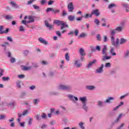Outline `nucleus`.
I'll return each mask as SVG.
<instances>
[{"label": "nucleus", "instance_id": "1", "mask_svg": "<svg viewBox=\"0 0 129 129\" xmlns=\"http://www.w3.org/2000/svg\"><path fill=\"white\" fill-rule=\"evenodd\" d=\"M54 23L56 24L57 26H60V30H63L64 28H68V24L66 22H64V21L55 20L54 21Z\"/></svg>", "mask_w": 129, "mask_h": 129}, {"label": "nucleus", "instance_id": "2", "mask_svg": "<svg viewBox=\"0 0 129 129\" xmlns=\"http://www.w3.org/2000/svg\"><path fill=\"white\" fill-rule=\"evenodd\" d=\"M103 67H105V68H110V65H101L100 67L98 68L95 71V73L96 74H101V73H103Z\"/></svg>", "mask_w": 129, "mask_h": 129}, {"label": "nucleus", "instance_id": "3", "mask_svg": "<svg viewBox=\"0 0 129 129\" xmlns=\"http://www.w3.org/2000/svg\"><path fill=\"white\" fill-rule=\"evenodd\" d=\"M58 89L60 90H66L67 91H71L72 90V86L71 85H60Z\"/></svg>", "mask_w": 129, "mask_h": 129}, {"label": "nucleus", "instance_id": "4", "mask_svg": "<svg viewBox=\"0 0 129 129\" xmlns=\"http://www.w3.org/2000/svg\"><path fill=\"white\" fill-rule=\"evenodd\" d=\"M111 43L113 46L117 47L119 45V39L117 38L115 40L114 36H111Z\"/></svg>", "mask_w": 129, "mask_h": 129}, {"label": "nucleus", "instance_id": "5", "mask_svg": "<svg viewBox=\"0 0 129 129\" xmlns=\"http://www.w3.org/2000/svg\"><path fill=\"white\" fill-rule=\"evenodd\" d=\"M27 19H29L28 23H34L35 22V16L30 15L28 17L25 16L24 17V20H27Z\"/></svg>", "mask_w": 129, "mask_h": 129}, {"label": "nucleus", "instance_id": "6", "mask_svg": "<svg viewBox=\"0 0 129 129\" xmlns=\"http://www.w3.org/2000/svg\"><path fill=\"white\" fill-rule=\"evenodd\" d=\"M68 9L69 10V12L70 13H72L73 11L74 10V6H73V3L72 2H71L69 4L68 6Z\"/></svg>", "mask_w": 129, "mask_h": 129}, {"label": "nucleus", "instance_id": "7", "mask_svg": "<svg viewBox=\"0 0 129 129\" xmlns=\"http://www.w3.org/2000/svg\"><path fill=\"white\" fill-rule=\"evenodd\" d=\"M38 40L40 43L43 44V45H48L49 44L47 40L42 37L38 38Z\"/></svg>", "mask_w": 129, "mask_h": 129}, {"label": "nucleus", "instance_id": "8", "mask_svg": "<svg viewBox=\"0 0 129 129\" xmlns=\"http://www.w3.org/2000/svg\"><path fill=\"white\" fill-rule=\"evenodd\" d=\"M115 98L114 97L109 96L107 97V99L105 101V103H111L113 101V100H114Z\"/></svg>", "mask_w": 129, "mask_h": 129}, {"label": "nucleus", "instance_id": "9", "mask_svg": "<svg viewBox=\"0 0 129 129\" xmlns=\"http://www.w3.org/2000/svg\"><path fill=\"white\" fill-rule=\"evenodd\" d=\"M21 68L23 71H27L28 70H31L32 67H26L25 66H21Z\"/></svg>", "mask_w": 129, "mask_h": 129}, {"label": "nucleus", "instance_id": "10", "mask_svg": "<svg viewBox=\"0 0 129 129\" xmlns=\"http://www.w3.org/2000/svg\"><path fill=\"white\" fill-rule=\"evenodd\" d=\"M85 87L87 90H94L96 88L95 86L93 85H87Z\"/></svg>", "mask_w": 129, "mask_h": 129}, {"label": "nucleus", "instance_id": "11", "mask_svg": "<svg viewBox=\"0 0 129 129\" xmlns=\"http://www.w3.org/2000/svg\"><path fill=\"white\" fill-rule=\"evenodd\" d=\"M92 15H95V16H96V17H98L99 15H100V13H99V11L98 9H96L94 10H93L91 13Z\"/></svg>", "mask_w": 129, "mask_h": 129}, {"label": "nucleus", "instance_id": "12", "mask_svg": "<svg viewBox=\"0 0 129 129\" xmlns=\"http://www.w3.org/2000/svg\"><path fill=\"white\" fill-rule=\"evenodd\" d=\"M127 42V40L126 39L121 38L120 39V41L119 42V45H123L125 44Z\"/></svg>", "mask_w": 129, "mask_h": 129}, {"label": "nucleus", "instance_id": "13", "mask_svg": "<svg viewBox=\"0 0 129 129\" xmlns=\"http://www.w3.org/2000/svg\"><path fill=\"white\" fill-rule=\"evenodd\" d=\"M10 5L11 6H12V7H13V8H15V9H18V8H19V6L18 5V4H17L16 2L11 1L10 2Z\"/></svg>", "mask_w": 129, "mask_h": 129}, {"label": "nucleus", "instance_id": "14", "mask_svg": "<svg viewBox=\"0 0 129 129\" xmlns=\"http://www.w3.org/2000/svg\"><path fill=\"white\" fill-rule=\"evenodd\" d=\"M68 97H69V98H70V99L71 100H76V101H78V98H77V97H75L72 95H68Z\"/></svg>", "mask_w": 129, "mask_h": 129}, {"label": "nucleus", "instance_id": "15", "mask_svg": "<svg viewBox=\"0 0 129 129\" xmlns=\"http://www.w3.org/2000/svg\"><path fill=\"white\" fill-rule=\"evenodd\" d=\"M44 23L46 27H47V28H48L49 30H51V29L53 28V26L51 24H49V22H48V21L45 20Z\"/></svg>", "mask_w": 129, "mask_h": 129}, {"label": "nucleus", "instance_id": "16", "mask_svg": "<svg viewBox=\"0 0 129 129\" xmlns=\"http://www.w3.org/2000/svg\"><path fill=\"white\" fill-rule=\"evenodd\" d=\"M111 58V56H107V55H104L102 57V61H106Z\"/></svg>", "mask_w": 129, "mask_h": 129}, {"label": "nucleus", "instance_id": "17", "mask_svg": "<svg viewBox=\"0 0 129 129\" xmlns=\"http://www.w3.org/2000/svg\"><path fill=\"white\" fill-rule=\"evenodd\" d=\"M106 51H107V47L106 45H104L103 48L102 49V54L103 55H107V53L106 52Z\"/></svg>", "mask_w": 129, "mask_h": 129}, {"label": "nucleus", "instance_id": "18", "mask_svg": "<svg viewBox=\"0 0 129 129\" xmlns=\"http://www.w3.org/2000/svg\"><path fill=\"white\" fill-rule=\"evenodd\" d=\"M80 100L82 101V103H86L87 101V98L86 97H83L80 98Z\"/></svg>", "mask_w": 129, "mask_h": 129}, {"label": "nucleus", "instance_id": "19", "mask_svg": "<svg viewBox=\"0 0 129 129\" xmlns=\"http://www.w3.org/2000/svg\"><path fill=\"white\" fill-rule=\"evenodd\" d=\"M15 118L14 117L11 118V119L9 120V122H11V124H10V126L11 127H14L15 126V123L13 121H14Z\"/></svg>", "mask_w": 129, "mask_h": 129}, {"label": "nucleus", "instance_id": "20", "mask_svg": "<svg viewBox=\"0 0 129 129\" xmlns=\"http://www.w3.org/2000/svg\"><path fill=\"white\" fill-rule=\"evenodd\" d=\"M79 52L81 56H85V51L83 49V48H81L79 49Z\"/></svg>", "mask_w": 129, "mask_h": 129}, {"label": "nucleus", "instance_id": "21", "mask_svg": "<svg viewBox=\"0 0 129 129\" xmlns=\"http://www.w3.org/2000/svg\"><path fill=\"white\" fill-rule=\"evenodd\" d=\"M74 19H75V17L72 15H70L68 16V20H70V22H73L74 21Z\"/></svg>", "mask_w": 129, "mask_h": 129}, {"label": "nucleus", "instance_id": "22", "mask_svg": "<svg viewBox=\"0 0 129 129\" xmlns=\"http://www.w3.org/2000/svg\"><path fill=\"white\" fill-rule=\"evenodd\" d=\"M114 51V48L111 47L110 53H111V55H112V56H116V53L115 52H113Z\"/></svg>", "mask_w": 129, "mask_h": 129}, {"label": "nucleus", "instance_id": "23", "mask_svg": "<svg viewBox=\"0 0 129 129\" xmlns=\"http://www.w3.org/2000/svg\"><path fill=\"white\" fill-rule=\"evenodd\" d=\"M21 81H18L16 83V87L17 88H21L22 87V86L21 85Z\"/></svg>", "mask_w": 129, "mask_h": 129}, {"label": "nucleus", "instance_id": "24", "mask_svg": "<svg viewBox=\"0 0 129 129\" xmlns=\"http://www.w3.org/2000/svg\"><path fill=\"white\" fill-rule=\"evenodd\" d=\"M115 31H117V32H122V27H117L115 28Z\"/></svg>", "mask_w": 129, "mask_h": 129}, {"label": "nucleus", "instance_id": "25", "mask_svg": "<svg viewBox=\"0 0 129 129\" xmlns=\"http://www.w3.org/2000/svg\"><path fill=\"white\" fill-rule=\"evenodd\" d=\"M79 125L81 129H85V127H84V123L83 122H80L79 123Z\"/></svg>", "mask_w": 129, "mask_h": 129}, {"label": "nucleus", "instance_id": "26", "mask_svg": "<svg viewBox=\"0 0 129 129\" xmlns=\"http://www.w3.org/2000/svg\"><path fill=\"white\" fill-rule=\"evenodd\" d=\"M85 37H87V34L85 33H82L79 36V38H85Z\"/></svg>", "mask_w": 129, "mask_h": 129}, {"label": "nucleus", "instance_id": "27", "mask_svg": "<svg viewBox=\"0 0 129 129\" xmlns=\"http://www.w3.org/2000/svg\"><path fill=\"white\" fill-rule=\"evenodd\" d=\"M65 59L68 61V62L70 61V56H69V54L68 53H66Z\"/></svg>", "mask_w": 129, "mask_h": 129}, {"label": "nucleus", "instance_id": "28", "mask_svg": "<svg viewBox=\"0 0 129 129\" xmlns=\"http://www.w3.org/2000/svg\"><path fill=\"white\" fill-rule=\"evenodd\" d=\"M115 7H116V5L114 4H111L110 5H109L108 6V9L109 10L112 9V8H115Z\"/></svg>", "mask_w": 129, "mask_h": 129}, {"label": "nucleus", "instance_id": "29", "mask_svg": "<svg viewBox=\"0 0 129 129\" xmlns=\"http://www.w3.org/2000/svg\"><path fill=\"white\" fill-rule=\"evenodd\" d=\"M83 108L84 110H85V111H87V110L88 109V107L86 105V103H85L83 104Z\"/></svg>", "mask_w": 129, "mask_h": 129}, {"label": "nucleus", "instance_id": "30", "mask_svg": "<svg viewBox=\"0 0 129 129\" xmlns=\"http://www.w3.org/2000/svg\"><path fill=\"white\" fill-rule=\"evenodd\" d=\"M41 64H42V65H49V64H50V63H49V61H48L42 60L41 61Z\"/></svg>", "mask_w": 129, "mask_h": 129}, {"label": "nucleus", "instance_id": "31", "mask_svg": "<svg viewBox=\"0 0 129 129\" xmlns=\"http://www.w3.org/2000/svg\"><path fill=\"white\" fill-rule=\"evenodd\" d=\"M25 31H26L25 27L23 26H20L19 27V32H25Z\"/></svg>", "mask_w": 129, "mask_h": 129}, {"label": "nucleus", "instance_id": "32", "mask_svg": "<svg viewBox=\"0 0 129 129\" xmlns=\"http://www.w3.org/2000/svg\"><path fill=\"white\" fill-rule=\"evenodd\" d=\"M39 102H40V100L39 99H35L33 101V103L35 105H36Z\"/></svg>", "mask_w": 129, "mask_h": 129}, {"label": "nucleus", "instance_id": "33", "mask_svg": "<svg viewBox=\"0 0 129 129\" xmlns=\"http://www.w3.org/2000/svg\"><path fill=\"white\" fill-rule=\"evenodd\" d=\"M94 23L97 26H99V25H100V21L97 19L94 20Z\"/></svg>", "mask_w": 129, "mask_h": 129}, {"label": "nucleus", "instance_id": "34", "mask_svg": "<svg viewBox=\"0 0 129 129\" xmlns=\"http://www.w3.org/2000/svg\"><path fill=\"white\" fill-rule=\"evenodd\" d=\"M29 53H30V51L27 49L23 51V55L25 56H28Z\"/></svg>", "mask_w": 129, "mask_h": 129}, {"label": "nucleus", "instance_id": "35", "mask_svg": "<svg viewBox=\"0 0 129 129\" xmlns=\"http://www.w3.org/2000/svg\"><path fill=\"white\" fill-rule=\"evenodd\" d=\"M37 0H29L27 2V6H30V5H32L34 2H36Z\"/></svg>", "mask_w": 129, "mask_h": 129}, {"label": "nucleus", "instance_id": "36", "mask_svg": "<svg viewBox=\"0 0 129 129\" xmlns=\"http://www.w3.org/2000/svg\"><path fill=\"white\" fill-rule=\"evenodd\" d=\"M7 45L9 46V45H10V43H9V42H5V44H2L1 46H2L3 48H4L5 50H6Z\"/></svg>", "mask_w": 129, "mask_h": 129}, {"label": "nucleus", "instance_id": "37", "mask_svg": "<svg viewBox=\"0 0 129 129\" xmlns=\"http://www.w3.org/2000/svg\"><path fill=\"white\" fill-rule=\"evenodd\" d=\"M8 105L11 106V107H14L15 105V101L10 102Z\"/></svg>", "mask_w": 129, "mask_h": 129}, {"label": "nucleus", "instance_id": "38", "mask_svg": "<svg viewBox=\"0 0 129 129\" xmlns=\"http://www.w3.org/2000/svg\"><path fill=\"white\" fill-rule=\"evenodd\" d=\"M7 116L6 115L1 114L0 115V120H3V119H6Z\"/></svg>", "mask_w": 129, "mask_h": 129}, {"label": "nucleus", "instance_id": "39", "mask_svg": "<svg viewBox=\"0 0 129 129\" xmlns=\"http://www.w3.org/2000/svg\"><path fill=\"white\" fill-rule=\"evenodd\" d=\"M122 6L123 7V8H124L125 9H128V8H129L128 4H127L126 3L122 4Z\"/></svg>", "mask_w": 129, "mask_h": 129}, {"label": "nucleus", "instance_id": "40", "mask_svg": "<svg viewBox=\"0 0 129 129\" xmlns=\"http://www.w3.org/2000/svg\"><path fill=\"white\" fill-rule=\"evenodd\" d=\"M5 19L6 20H12V19H13V16H12V15H7L5 17Z\"/></svg>", "mask_w": 129, "mask_h": 129}, {"label": "nucleus", "instance_id": "41", "mask_svg": "<svg viewBox=\"0 0 129 129\" xmlns=\"http://www.w3.org/2000/svg\"><path fill=\"white\" fill-rule=\"evenodd\" d=\"M10 61L11 63H15L16 62V58L15 57H11L10 59Z\"/></svg>", "mask_w": 129, "mask_h": 129}, {"label": "nucleus", "instance_id": "42", "mask_svg": "<svg viewBox=\"0 0 129 129\" xmlns=\"http://www.w3.org/2000/svg\"><path fill=\"white\" fill-rule=\"evenodd\" d=\"M2 80H3V81H9V80H10V77H3L2 78Z\"/></svg>", "mask_w": 129, "mask_h": 129}, {"label": "nucleus", "instance_id": "43", "mask_svg": "<svg viewBox=\"0 0 129 129\" xmlns=\"http://www.w3.org/2000/svg\"><path fill=\"white\" fill-rule=\"evenodd\" d=\"M50 95H58L59 94L57 92L51 91L49 93Z\"/></svg>", "mask_w": 129, "mask_h": 129}, {"label": "nucleus", "instance_id": "44", "mask_svg": "<svg viewBox=\"0 0 129 129\" xmlns=\"http://www.w3.org/2000/svg\"><path fill=\"white\" fill-rule=\"evenodd\" d=\"M89 18H92V14H87L85 16V19H88Z\"/></svg>", "mask_w": 129, "mask_h": 129}, {"label": "nucleus", "instance_id": "45", "mask_svg": "<svg viewBox=\"0 0 129 129\" xmlns=\"http://www.w3.org/2000/svg\"><path fill=\"white\" fill-rule=\"evenodd\" d=\"M96 62H97V60L96 59H94L92 60V61L88 63V65H93V64H95Z\"/></svg>", "mask_w": 129, "mask_h": 129}, {"label": "nucleus", "instance_id": "46", "mask_svg": "<svg viewBox=\"0 0 129 129\" xmlns=\"http://www.w3.org/2000/svg\"><path fill=\"white\" fill-rule=\"evenodd\" d=\"M29 113V111L28 110H25L23 112L22 115L23 116H25V115H27Z\"/></svg>", "mask_w": 129, "mask_h": 129}, {"label": "nucleus", "instance_id": "47", "mask_svg": "<svg viewBox=\"0 0 129 129\" xmlns=\"http://www.w3.org/2000/svg\"><path fill=\"white\" fill-rule=\"evenodd\" d=\"M33 9H34V10H40V7L36 5H33L32 6Z\"/></svg>", "mask_w": 129, "mask_h": 129}, {"label": "nucleus", "instance_id": "48", "mask_svg": "<svg viewBox=\"0 0 129 129\" xmlns=\"http://www.w3.org/2000/svg\"><path fill=\"white\" fill-rule=\"evenodd\" d=\"M4 26H0V34H3L4 32Z\"/></svg>", "mask_w": 129, "mask_h": 129}, {"label": "nucleus", "instance_id": "49", "mask_svg": "<svg viewBox=\"0 0 129 129\" xmlns=\"http://www.w3.org/2000/svg\"><path fill=\"white\" fill-rule=\"evenodd\" d=\"M124 57L125 58H127V57H129V50H127L125 52Z\"/></svg>", "mask_w": 129, "mask_h": 129}, {"label": "nucleus", "instance_id": "50", "mask_svg": "<svg viewBox=\"0 0 129 129\" xmlns=\"http://www.w3.org/2000/svg\"><path fill=\"white\" fill-rule=\"evenodd\" d=\"M7 55L8 58H12V52H11L10 51L7 52Z\"/></svg>", "mask_w": 129, "mask_h": 129}, {"label": "nucleus", "instance_id": "51", "mask_svg": "<svg viewBox=\"0 0 129 129\" xmlns=\"http://www.w3.org/2000/svg\"><path fill=\"white\" fill-rule=\"evenodd\" d=\"M32 121H33V118H29V120H28L29 125H31L32 124Z\"/></svg>", "mask_w": 129, "mask_h": 129}, {"label": "nucleus", "instance_id": "52", "mask_svg": "<svg viewBox=\"0 0 129 129\" xmlns=\"http://www.w3.org/2000/svg\"><path fill=\"white\" fill-rule=\"evenodd\" d=\"M54 1L50 0L48 2V6H52L53 4H54Z\"/></svg>", "mask_w": 129, "mask_h": 129}, {"label": "nucleus", "instance_id": "53", "mask_svg": "<svg viewBox=\"0 0 129 129\" xmlns=\"http://www.w3.org/2000/svg\"><path fill=\"white\" fill-rule=\"evenodd\" d=\"M28 22L29 21L23 20L22 23L23 24V25H27V24H30V23Z\"/></svg>", "mask_w": 129, "mask_h": 129}, {"label": "nucleus", "instance_id": "54", "mask_svg": "<svg viewBox=\"0 0 129 129\" xmlns=\"http://www.w3.org/2000/svg\"><path fill=\"white\" fill-rule=\"evenodd\" d=\"M46 3H47V0H41L40 1V4H41V5H42V6L45 5V4H46Z\"/></svg>", "mask_w": 129, "mask_h": 129}, {"label": "nucleus", "instance_id": "55", "mask_svg": "<svg viewBox=\"0 0 129 129\" xmlns=\"http://www.w3.org/2000/svg\"><path fill=\"white\" fill-rule=\"evenodd\" d=\"M55 33L58 37H61V36H62L61 32H60L59 31H56Z\"/></svg>", "mask_w": 129, "mask_h": 129}, {"label": "nucleus", "instance_id": "56", "mask_svg": "<svg viewBox=\"0 0 129 129\" xmlns=\"http://www.w3.org/2000/svg\"><path fill=\"white\" fill-rule=\"evenodd\" d=\"M62 17H65V16H67V12H66V11L65 10L62 11Z\"/></svg>", "mask_w": 129, "mask_h": 129}, {"label": "nucleus", "instance_id": "57", "mask_svg": "<svg viewBox=\"0 0 129 129\" xmlns=\"http://www.w3.org/2000/svg\"><path fill=\"white\" fill-rule=\"evenodd\" d=\"M124 126V123H122L117 129H121L122 127Z\"/></svg>", "mask_w": 129, "mask_h": 129}, {"label": "nucleus", "instance_id": "58", "mask_svg": "<svg viewBox=\"0 0 129 129\" xmlns=\"http://www.w3.org/2000/svg\"><path fill=\"white\" fill-rule=\"evenodd\" d=\"M74 34L75 36H78V34H79V31L78 29H76L74 31Z\"/></svg>", "mask_w": 129, "mask_h": 129}, {"label": "nucleus", "instance_id": "59", "mask_svg": "<svg viewBox=\"0 0 129 129\" xmlns=\"http://www.w3.org/2000/svg\"><path fill=\"white\" fill-rule=\"evenodd\" d=\"M41 117H42V118H43V119H45V118H46V117H47V115H46V114L45 113H43L41 115Z\"/></svg>", "mask_w": 129, "mask_h": 129}, {"label": "nucleus", "instance_id": "60", "mask_svg": "<svg viewBox=\"0 0 129 129\" xmlns=\"http://www.w3.org/2000/svg\"><path fill=\"white\" fill-rule=\"evenodd\" d=\"M26 95H27L26 93L25 92H23V93H21L20 97L23 98V97H25V96H26Z\"/></svg>", "mask_w": 129, "mask_h": 129}, {"label": "nucleus", "instance_id": "61", "mask_svg": "<svg viewBox=\"0 0 129 129\" xmlns=\"http://www.w3.org/2000/svg\"><path fill=\"white\" fill-rule=\"evenodd\" d=\"M25 123H26L25 122H20V126H21V127H25Z\"/></svg>", "mask_w": 129, "mask_h": 129}, {"label": "nucleus", "instance_id": "62", "mask_svg": "<svg viewBox=\"0 0 129 129\" xmlns=\"http://www.w3.org/2000/svg\"><path fill=\"white\" fill-rule=\"evenodd\" d=\"M36 120H41V117H40V115H36Z\"/></svg>", "mask_w": 129, "mask_h": 129}, {"label": "nucleus", "instance_id": "63", "mask_svg": "<svg viewBox=\"0 0 129 129\" xmlns=\"http://www.w3.org/2000/svg\"><path fill=\"white\" fill-rule=\"evenodd\" d=\"M18 78H19L20 79H23V78H25V75H20L18 76Z\"/></svg>", "mask_w": 129, "mask_h": 129}, {"label": "nucleus", "instance_id": "64", "mask_svg": "<svg viewBox=\"0 0 129 129\" xmlns=\"http://www.w3.org/2000/svg\"><path fill=\"white\" fill-rule=\"evenodd\" d=\"M25 63V61L23 60H20L18 62V64H24Z\"/></svg>", "mask_w": 129, "mask_h": 129}]
</instances>
